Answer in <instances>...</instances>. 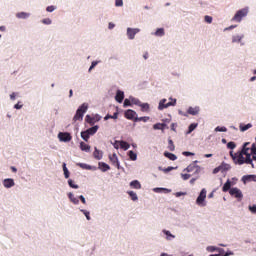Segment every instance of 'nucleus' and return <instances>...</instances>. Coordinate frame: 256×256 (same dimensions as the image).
I'll use <instances>...</instances> for the list:
<instances>
[{"label":"nucleus","instance_id":"f257e3e1","mask_svg":"<svg viewBox=\"0 0 256 256\" xmlns=\"http://www.w3.org/2000/svg\"><path fill=\"white\" fill-rule=\"evenodd\" d=\"M89 109V104L83 103L76 111V114L73 117V121H83V116L87 113Z\"/></svg>","mask_w":256,"mask_h":256},{"label":"nucleus","instance_id":"f03ea898","mask_svg":"<svg viewBox=\"0 0 256 256\" xmlns=\"http://www.w3.org/2000/svg\"><path fill=\"white\" fill-rule=\"evenodd\" d=\"M197 163V161H194L187 168H185L184 171H187V173H192V176H199V173H201V166L197 165Z\"/></svg>","mask_w":256,"mask_h":256},{"label":"nucleus","instance_id":"7ed1b4c3","mask_svg":"<svg viewBox=\"0 0 256 256\" xmlns=\"http://www.w3.org/2000/svg\"><path fill=\"white\" fill-rule=\"evenodd\" d=\"M205 199H207V190L203 188L196 199V205H198L199 207H206L207 202L205 201Z\"/></svg>","mask_w":256,"mask_h":256},{"label":"nucleus","instance_id":"20e7f679","mask_svg":"<svg viewBox=\"0 0 256 256\" xmlns=\"http://www.w3.org/2000/svg\"><path fill=\"white\" fill-rule=\"evenodd\" d=\"M245 154H243L242 152H240L238 155H237V163H238V165H243V164H247V165H251V167L253 168V169H255V164H253V160L251 159V158H247V156H246V158H245V156H244Z\"/></svg>","mask_w":256,"mask_h":256},{"label":"nucleus","instance_id":"39448f33","mask_svg":"<svg viewBox=\"0 0 256 256\" xmlns=\"http://www.w3.org/2000/svg\"><path fill=\"white\" fill-rule=\"evenodd\" d=\"M249 13V8H243L241 10H238L234 17L232 18V21H236V23H241L243 17H247Z\"/></svg>","mask_w":256,"mask_h":256},{"label":"nucleus","instance_id":"423d86ee","mask_svg":"<svg viewBox=\"0 0 256 256\" xmlns=\"http://www.w3.org/2000/svg\"><path fill=\"white\" fill-rule=\"evenodd\" d=\"M166 103V104H165ZM177 103V99H172L170 98V102L167 103V99H162L160 102H159V106H158V109L160 111H163V109H167V107H171V106H175Z\"/></svg>","mask_w":256,"mask_h":256},{"label":"nucleus","instance_id":"0eeeda50","mask_svg":"<svg viewBox=\"0 0 256 256\" xmlns=\"http://www.w3.org/2000/svg\"><path fill=\"white\" fill-rule=\"evenodd\" d=\"M229 193L232 197H235L236 199H238V201H241L243 199V192H241V190L237 187L231 188L229 190Z\"/></svg>","mask_w":256,"mask_h":256},{"label":"nucleus","instance_id":"6e6552de","mask_svg":"<svg viewBox=\"0 0 256 256\" xmlns=\"http://www.w3.org/2000/svg\"><path fill=\"white\" fill-rule=\"evenodd\" d=\"M58 139L62 143H69V141H71L72 137H71V134L69 132H60L58 134Z\"/></svg>","mask_w":256,"mask_h":256},{"label":"nucleus","instance_id":"1a4fd4ad","mask_svg":"<svg viewBox=\"0 0 256 256\" xmlns=\"http://www.w3.org/2000/svg\"><path fill=\"white\" fill-rule=\"evenodd\" d=\"M248 145H250L249 142L244 143L241 153L242 155H245L248 159H251V149L247 147Z\"/></svg>","mask_w":256,"mask_h":256},{"label":"nucleus","instance_id":"9d476101","mask_svg":"<svg viewBox=\"0 0 256 256\" xmlns=\"http://www.w3.org/2000/svg\"><path fill=\"white\" fill-rule=\"evenodd\" d=\"M141 31L139 28H127V36L129 39H135V34Z\"/></svg>","mask_w":256,"mask_h":256},{"label":"nucleus","instance_id":"9b49d317","mask_svg":"<svg viewBox=\"0 0 256 256\" xmlns=\"http://www.w3.org/2000/svg\"><path fill=\"white\" fill-rule=\"evenodd\" d=\"M109 159H110V162L112 163V165L114 167H117V169L120 168V165H119V158L117 157V154H112V155H109Z\"/></svg>","mask_w":256,"mask_h":256},{"label":"nucleus","instance_id":"f8f14e48","mask_svg":"<svg viewBox=\"0 0 256 256\" xmlns=\"http://www.w3.org/2000/svg\"><path fill=\"white\" fill-rule=\"evenodd\" d=\"M125 117H126V119H130V120L134 119V121H135V119H137V112L129 109L125 112Z\"/></svg>","mask_w":256,"mask_h":256},{"label":"nucleus","instance_id":"ddd939ff","mask_svg":"<svg viewBox=\"0 0 256 256\" xmlns=\"http://www.w3.org/2000/svg\"><path fill=\"white\" fill-rule=\"evenodd\" d=\"M115 99L117 103H123V100L125 99V92L117 90Z\"/></svg>","mask_w":256,"mask_h":256},{"label":"nucleus","instance_id":"4468645a","mask_svg":"<svg viewBox=\"0 0 256 256\" xmlns=\"http://www.w3.org/2000/svg\"><path fill=\"white\" fill-rule=\"evenodd\" d=\"M3 185L6 187V189H11V187H15V181L11 178H7L4 179Z\"/></svg>","mask_w":256,"mask_h":256},{"label":"nucleus","instance_id":"2eb2a0df","mask_svg":"<svg viewBox=\"0 0 256 256\" xmlns=\"http://www.w3.org/2000/svg\"><path fill=\"white\" fill-rule=\"evenodd\" d=\"M78 167H81V169H86L87 171H97V167L88 165L86 163H78Z\"/></svg>","mask_w":256,"mask_h":256},{"label":"nucleus","instance_id":"dca6fc26","mask_svg":"<svg viewBox=\"0 0 256 256\" xmlns=\"http://www.w3.org/2000/svg\"><path fill=\"white\" fill-rule=\"evenodd\" d=\"M98 169H100V171L105 173V172L109 171V169H111V167L105 162H99Z\"/></svg>","mask_w":256,"mask_h":256},{"label":"nucleus","instance_id":"f3484780","mask_svg":"<svg viewBox=\"0 0 256 256\" xmlns=\"http://www.w3.org/2000/svg\"><path fill=\"white\" fill-rule=\"evenodd\" d=\"M243 37H245V35H243V34L234 35L232 37V43H241V45H245V43L241 42L243 40Z\"/></svg>","mask_w":256,"mask_h":256},{"label":"nucleus","instance_id":"a211bd4d","mask_svg":"<svg viewBox=\"0 0 256 256\" xmlns=\"http://www.w3.org/2000/svg\"><path fill=\"white\" fill-rule=\"evenodd\" d=\"M80 149L81 151L89 153V151H91V146H89V144H86L85 142H80Z\"/></svg>","mask_w":256,"mask_h":256},{"label":"nucleus","instance_id":"6ab92c4d","mask_svg":"<svg viewBox=\"0 0 256 256\" xmlns=\"http://www.w3.org/2000/svg\"><path fill=\"white\" fill-rule=\"evenodd\" d=\"M93 155L98 161H101V159H103V152L97 148H95Z\"/></svg>","mask_w":256,"mask_h":256},{"label":"nucleus","instance_id":"aec40b11","mask_svg":"<svg viewBox=\"0 0 256 256\" xmlns=\"http://www.w3.org/2000/svg\"><path fill=\"white\" fill-rule=\"evenodd\" d=\"M68 197H69L71 203H73L74 205H79V198L75 197V195H73V193L69 192Z\"/></svg>","mask_w":256,"mask_h":256},{"label":"nucleus","instance_id":"412c9836","mask_svg":"<svg viewBox=\"0 0 256 256\" xmlns=\"http://www.w3.org/2000/svg\"><path fill=\"white\" fill-rule=\"evenodd\" d=\"M231 180H227L226 183L224 184L223 188H222V191L224 193H227V191H231Z\"/></svg>","mask_w":256,"mask_h":256},{"label":"nucleus","instance_id":"4be33fe9","mask_svg":"<svg viewBox=\"0 0 256 256\" xmlns=\"http://www.w3.org/2000/svg\"><path fill=\"white\" fill-rule=\"evenodd\" d=\"M130 187H132V189H141V183L139 180H133L130 182Z\"/></svg>","mask_w":256,"mask_h":256},{"label":"nucleus","instance_id":"5701e85b","mask_svg":"<svg viewBox=\"0 0 256 256\" xmlns=\"http://www.w3.org/2000/svg\"><path fill=\"white\" fill-rule=\"evenodd\" d=\"M97 131H99V126L98 125H96L94 127H91V128L86 130L88 135H95V133H97Z\"/></svg>","mask_w":256,"mask_h":256},{"label":"nucleus","instance_id":"b1692460","mask_svg":"<svg viewBox=\"0 0 256 256\" xmlns=\"http://www.w3.org/2000/svg\"><path fill=\"white\" fill-rule=\"evenodd\" d=\"M164 156L170 159V161H177V156L171 152H164Z\"/></svg>","mask_w":256,"mask_h":256},{"label":"nucleus","instance_id":"393cba45","mask_svg":"<svg viewBox=\"0 0 256 256\" xmlns=\"http://www.w3.org/2000/svg\"><path fill=\"white\" fill-rule=\"evenodd\" d=\"M162 233H164V235H166V239L167 241H171L172 239H175V235L171 234V231L168 230H163Z\"/></svg>","mask_w":256,"mask_h":256},{"label":"nucleus","instance_id":"a878e982","mask_svg":"<svg viewBox=\"0 0 256 256\" xmlns=\"http://www.w3.org/2000/svg\"><path fill=\"white\" fill-rule=\"evenodd\" d=\"M229 169H231V165L223 162L220 166V170L222 173H225V171H229Z\"/></svg>","mask_w":256,"mask_h":256},{"label":"nucleus","instance_id":"bb28decb","mask_svg":"<svg viewBox=\"0 0 256 256\" xmlns=\"http://www.w3.org/2000/svg\"><path fill=\"white\" fill-rule=\"evenodd\" d=\"M188 113H189V115H198L199 114V107H195V108L190 107L188 109Z\"/></svg>","mask_w":256,"mask_h":256},{"label":"nucleus","instance_id":"cd10ccee","mask_svg":"<svg viewBox=\"0 0 256 256\" xmlns=\"http://www.w3.org/2000/svg\"><path fill=\"white\" fill-rule=\"evenodd\" d=\"M29 16H30V14L27 12H19L16 14V17L18 19H27V17H29Z\"/></svg>","mask_w":256,"mask_h":256},{"label":"nucleus","instance_id":"c85d7f7f","mask_svg":"<svg viewBox=\"0 0 256 256\" xmlns=\"http://www.w3.org/2000/svg\"><path fill=\"white\" fill-rule=\"evenodd\" d=\"M129 147H131L129 143H127L126 141H120V149H124V151H127Z\"/></svg>","mask_w":256,"mask_h":256},{"label":"nucleus","instance_id":"c756f323","mask_svg":"<svg viewBox=\"0 0 256 256\" xmlns=\"http://www.w3.org/2000/svg\"><path fill=\"white\" fill-rule=\"evenodd\" d=\"M251 127H253V124L251 123H248L246 125H240V131H242V133H244V131H247L249 129H251Z\"/></svg>","mask_w":256,"mask_h":256},{"label":"nucleus","instance_id":"7c9ffc66","mask_svg":"<svg viewBox=\"0 0 256 256\" xmlns=\"http://www.w3.org/2000/svg\"><path fill=\"white\" fill-rule=\"evenodd\" d=\"M128 155L131 161H137V153H135L133 150H130L128 152Z\"/></svg>","mask_w":256,"mask_h":256},{"label":"nucleus","instance_id":"2f4dec72","mask_svg":"<svg viewBox=\"0 0 256 256\" xmlns=\"http://www.w3.org/2000/svg\"><path fill=\"white\" fill-rule=\"evenodd\" d=\"M89 137H91V135L87 132V130L81 132V138H82L84 141H89Z\"/></svg>","mask_w":256,"mask_h":256},{"label":"nucleus","instance_id":"473e14b6","mask_svg":"<svg viewBox=\"0 0 256 256\" xmlns=\"http://www.w3.org/2000/svg\"><path fill=\"white\" fill-rule=\"evenodd\" d=\"M63 171H64V177L65 179H69V169H67V164L66 163H63Z\"/></svg>","mask_w":256,"mask_h":256},{"label":"nucleus","instance_id":"72a5a7b5","mask_svg":"<svg viewBox=\"0 0 256 256\" xmlns=\"http://www.w3.org/2000/svg\"><path fill=\"white\" fill-rule=\"evenodd\" d=\"M154 35H156V37H163V35H165V30L163 28H159L156 30Z\"/></svg>","mask_w":256,"mask_h":256},{"label":"nucleus","instance_id":"f704fd0d","mask_svg":"<svg viewBox=\"0 0 256 256\" xmlns=\"http://www.w3.org/2000/svg\"><path fill=\"white\" fill-rule=\"evenodd\" d=\"M128 195H130L132 201H138L139 197L137 196V193L134 191H128Z\"/></svg>","mask_w":256,"mask_h":256},{"label":"nucleus","instance_id":"c9c22d12","mask_svg":"<svg viewBox=\"0 0 256 256\" xmlns=\"http://www.w3.org/2000/svg\"><path fill=\"white\" fill-rule=\"evenodd\" d=\"M130 101L133 105H138L140 106L141 105V101H139V99L133 97V96H130Z\"/></svg>","mask_w":256,"mask_h":256},{"label":"nucleus","instance_id":"e433bc0d","mask_svg":"<svg viewBox=\"0 0 256 256\" xmlns=\"http://www.w3.org/2000/svg\"><path fill=\"white\" fill-rule=\"evenodd\" d=\"M68 185L69 187H71L72 189H79V185L75 184V182L72 179L68 180Z\"/></svg>","mask_w":256,"mask_h":256},{"label":"nucleus","instance_id":"4c0bfd02","mask_svg":"<svg viewBox=\"0 0 256 256\" xmlns=\"http://www.w3.org/2000/svg\"><path fill=\"white\" fill-rule=\"evenodd\" d=\"M168 149L169 151H175V144H173V140L168 139Z\"/></svg>","mask_w":256,"mask_h":256},{"label":"nucleus","instance_id":"58836bf2","mask_svg":"<svg viewBox=\"0 0 256 256\" xmlns=\"http://www.w3.org/2000/svg\"><path fill=\"white\" fill-rule=\"evenodd\" d=\"M139 107H141L142 111H149V103H141Z\"/></svg>","mask_w":256,"mask_h":256},{"label":"nucleus","instance_id":"ea45409f","mask_svg":"<svg viewBox=\"0 0 256 256\" xmlns=\"http://www.w3.org/2000/svg\"><path fill=\"white\" fill-rule=\"evenodd\" d=\"M215 131L220 133H227V128L225 126H222V127L218 126L215 128Z\"/></svg>","mask_w":256,"mask_h":256},{"label":"nucleus","instance_id":"a19ab883","mask_svg":"<svg viewBox=\"0 0 256 256\" xmlns=\"http://www.w3.org/2000/svg\"><path fill=\"white\" fill-rule=\"evenodd\" d=\"M244 180L254 181L256 183V175H248L243 177Z\"/></svg>","mask_w":256,"mask_h":256},{"label":"nucleus","instance_id":"79ce46f5","mask_svg":"<svg viewBox=\"0 0 256 256\" xmlns=\"http://www.w3.org/2000/svg\"><path fill=\"white\" fill-rule=\"evenodd\" d=\"M80 211H81V213H83L85 215L87 221H91V216H90L89 211L83 210V209H81Z\"/></svg>","mask_w":256,"mask_h":256},{"label":"nucleus","instance_id":"37998d69","mask_svg":"<svg viewBox=\"0 0 256 256\" xmlns=\"http://www.w3.org/2000/svg\"><path fill=\"white\" fill-rule=\"evenodd\" d=\"M86 121H87L90 125H95L94 118L91 117L90 115H86Z\"/></svg>","mask_w":256,"mask_h":256},{"label":"nucleus","instance_id":"c03bdc74","mask_svg":"<svg viewBox=\"0 0 256 256\" xmlns=\"http://www.w3.org/2000/svg\"><path fill=\"white\" fill-rule=\"evenodd\" d=\"M163 127H165V124L157 123L153 125V129L155 130L163 129Z\"/></svg>","mask_w":256,"mask_h":256},{"label":"nucleus","instance_id":"a18cd8bd","mask_svg":"<svg viewBox=\"0 0 256 256\" xmlns=\"http://www.w3.org/2000/svg\"><path fill=\"white\" fill-rule=\"evenodd\" d=\"M149 120L148 116H144V117H136L135 121H143L144 123H147V121Z\"/></svg>","mask_w":256,"mask_h":256},{"label":"nucleus","instance_id":"49530a36","mask_svg":"<svg viewBox=\"0 0 256 256\" xmlns=\"http://www.w3.org/2000/svg\"><path fill=\"white\" fill-rule=\"evenodd\" d=\"M195 129H197V124L193 123L189 126V130H188V134L189 133H193V131H195Z\"/></svg>","mask_w":256,"mask_h":256},{"label":"nucleus","instance_id":"de8ad7c7","mask_svg":"<svg viewBox=\"0 0 256 256\" xmlns=\"http://www.w3.org/2000/svg\"><path fill=\"white\" fill-rule=\"evenodd\" d=\"M204 21L208 24H211V23H213V17L206 15V16H204Z\"/></svg>","mask_w":256,"mask_h":256},{"label":"nucleus","instance_id":"09e8293b","mask_svg":"<svg viewBox=\"0 0 256 256\" xmlns=\"http://www.w3.org/2000/svg\"><path fill=\"white\" fill-rule=\"evenodd\" d=\"M117 117H118V114L114 113L112 116L106 115L104 119H105V121H107L108 119H117Z\"/></svg>","mask_w":256,"mask_h":256},{"label":"nucleus","instance_id":"8fccbe9b","mask_svg":"<svg viewBox=\"0 0 256 256\" xmlns=\"http://www.w3.org/2000/svg\"><path fill=\"white\" fill-rule=\"evenodd\" d=\"M181 177L184 181H187V179H191L193 177L192 174H181Z\"/></svg>","mask_w":256,"mask_h":256},{"label":"nucleus","instance_id":"3c124183","mask_svg":"<svg viewBox=\"0 0 256 256\" xmlns=\"http://www.w3.org/2000/svg\"><path fill=\"white\" fill-rule=\"evenodd\" d=\"M124 107H131V97L124 100Z\"/></svg>","mask_w":256,"mask_h":256},{"label":"nucleus","instance_id":"603ef678","mask_svg":"<svg viewBox=\"0 0 256 256\" xmlns=\"http://www.w3.org/2000/svg\"><path fill=\"white\" fill-rule=\"evenodd\" d=\"M235 147H237L235 142H228V144H227V148L228 149H235Z\"/></svg>","mask_w":256,"mask_h":256},{"label":"nucleus","instance_id":"864d4df0","mask_svg":"<svg viewBox=\"0 0 256 256\" xmlns=\"http://www.w3.org/2000/svg\"><path fill=\"white\" fill-rule=\"evenodd\" d=\"M249 211L252 212L254 215H256V205H252L248 207Z\"/></svg>","mask_w":256,"mask_h":256},{"label":"nucleus","instance_id":"5fc2aeb1","mask_svg":"<svg viewBox=\"0 0 256 256\" xmlns=\"http://www.w3.org/2000/svg\"><path fill=\"white\" fill-rule=\"evenodd\" d=\"M153 191L155 192V193H161V191H170V190H167V189H165V188H154L153 189Z\"/></svg>","mask_w":256,"mask_h":256},{"label":"nucleus","instance_id":"6e6d98bb","mask_svg":"<svg viewBox=\"0 0 256 256\" xmlns=\"http://www.w3.org/2000/svg\"><path fill=\"white\" fill-rule=\"evenodd\" d=\"M250 153H251V155H256V145L255 144H252V147L250 149Z\"/></svg>","mask_w":256,"mask_h":256},{"label":"nucleus","instance_id":"4d7b16f0","mask_svg":"<svg viewBox=\"0 0 256 256\" xmlns=\"http://www.w3.org/2000/svg\"><path fill=\"white\" fill-rule=\"evenodd\" d=\"M116 7H123V0H115Z\"/></svg>","mask_w":256,"mask_h":256},{"label":"nucleus","instance_id":"13d9d810","mask_svg":"<svg viewBox=\"0 0 256 256\" xmlns=\"http://www.w3.org/2000/svg\"><path fill=\"white\" fill-rule=\"evenodd\" d=\"M113 147L114 149H119V147H121V141H115Z\"/></svg>","mask_w":256,"mask_h":256},{"label":"nucleus","instance_id":"bf43d9fd","mask_svg":"<svg viewBox=\"0 0 256 256\" xmlns=\"http://www.w3.org/2000/svg\"><path fill=\"white\" fill-rule=\"evenodd\" d=\"M42 23H44V25H51V19L49 18L43 19Z\"/></svg>","mask_w":256,"mask_h":256},{"label":"nucleus","instance_id":"052dcab7","mask_svg":"<svg viewBox=\"0 0 256 256\" xmlns=\"http://www.w3.org/2000/svg\"><path fill=\"white\" fill-rule=\"evenodd\" d=\"M46 11H48V13H53V11H55V6H48Z\"/></svg>","mask_w":256,"mask_h":256},{"label":"nucleus","instance_id":"680f3d73","mask_svg":"<svg viewBox=\"0 0 256 256\" xmlns=\"http://www.w3.org/2000/svg\"><path fill=\"white\" fill-rule=\"evenodd\" d=\"M207 251H210V253H213V251H217V248L215 246H209L207 247Z\"/></svg>","mask_w":256,"mask_h":256},{"label":"nucleus","instance_id":"e2e57ef3","mask_svg":"<svg viewBox=\"0 0 256 256\" xmlns=\"http://www.w3.org/2000/svg\"><path fill=\"white\" fill-rule=\"evenodd\" d=\"M79 199H80V201H81L84 205L87 204V201L85 200V196H84V195H80V196H79Z\"/></svg>","mask_w":256,"mask_h":256},{"label":"nucleus","instance_id":"0e129e2a","mask_svg":"<svg viewBox=\"0 0 256 256\" xmlns=\"http://www.w3.org/2000/svg\"><path fill=\"white\" fill-rule=\"evenodd\" d=\"M95 123H97V121H101V116H99V114H96L94 117H93Z\"/></svg>","mask_w":256,"mask_h":256},{"label":"nucleus","instance_id":"69168bd1","mask_svg":"<svg viewBox=\"0 0 256 256\" xmlns=\"http://www.w3.org/2000/svg\"><path fill=\"white\" fill-rule=\"evenodd\" d=\"M173 167H171V166H169L168 168H165V169H163L162 171L164 172V173H169V171H173Z\"/></svg>","mask_w":256,"mask_h":256},{"label":"nucleus","instance_id":"338daca9","mask_svg":"<svg viewBox=\"0 0 256 256\" xmlns=\"http://www.w3.org/2000/svg\"><path fill=\"white\" fill-rule=\"evenodd\" d=\"M219 171H221V166H218V167H216V168L213 170L214 175H217V173H219Z\"/></svg>","mask_w":256,"mask_h":256},{"label":"nucleus","instance_id":"774afa93","mask_svg":"<svg viewBox=\"0 0 256 256\" xmlns=\"http://www.w3.org/2000/svg\"><path fill=\"white\" fill-rule=\"evenodd\" d=\"M182 154H183L185 157H189V156H191V155H195L194 153H192V152H187V151H184Z\"/></svg>","mask_w":256,"mask_h":256}]
</instances>
